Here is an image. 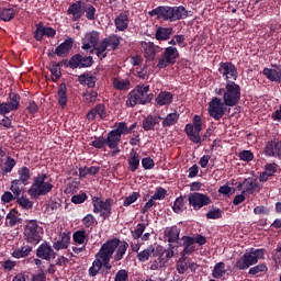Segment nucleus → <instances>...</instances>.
Here are the masks:
<instances>
[{
    "mask_svg": "<svg viewBox=\"0 0 281 281\" xmlns=\"http://www.w3.org/2000/svg\"><path fill=\"white\" fill-rule=\"evenodd\" d=\"M218 72L226 81L224 88H216L215 95L209 102L207 113L213 120H223L225 113H227V106H237L240 102V85L233 80H238V69L232 61H222L218 65Z\"/></svg>",
    "mask_w": 281,
    "mask_h": 281,
    "instance_id": "nucleus-1",
    "label": "nucleus"
},
{
    "mask_svg": "<svg viewBox=\"0 0 281 281\" xmlns=\"http://www.w3.org/2000/svg\"><path fill=\"white\" fill-rule=\"evenodd\" d=\"M128 250V243L125 240H120V238H112L106 240L98 251V258H101L102 267L108 271L113 269L111 265V258L114 262H120L126 256ZM114 254V257H113Z\"/></svg>",
    "mask_w": 281,
    "mask_h": 281,
    "instance_id": "nucleus-2",
    "label": "nucleus"
},
{
    "mask_svg": "<svg viewBox=\"0 0 281 281\" xmlns=\"http://www.w3.org/2000/svg\"><path fill=\"white\" fill-rule=\"evenodd\" d=\"M47 173H38L33 178L32 186L27 190V194L31 199L47 196V194L54 190V184L50 181H47Z\"/></svg>",
    "mask_w": 281,
    "mask_h": 281,
    "instance_id": "nucleus-3",
    "label": "nucleus"
},
{
    "mask_svg": "<svg viewBox=\"0 0 281 281\" xmlns=\"http://www.w3.org/2000/svg\"><path fill=\"white\" fill-rule=\"evenodd\" d=\"M45 234V231L43 229V226L38 223L36 220H29L25 222L24 225V240L29 245H33L36 247L41 240H43V235Z\"/></svg>",
    "mask_w": 281,
    "mask_h": 281,
    "instance_id": "nucleus-4",
    "label": "nucleus"
},
{
    "mask_svg": "<svg viewBox=\"0 0 281 281\" xmlns=\"http://www.w3.org/2000/svg\"><path fill=\"white\" fill-rule=\"evenodd\" d=\"M265 258V249L251 248L249 251H246L235 263L236 269L239 271H245L249 267L257 265L258 260Z\"/></svg>",
    "mask_w": 281,
    "mask_h": 281,
    "instance_id": "nucleus-5",
    "label": "nucleus"
},
{
    "mask_svg": "<svg viewBox=\"0 0 281 281\" xmlns=\"http://www.w3.org/2000/svg\"><path fill=\"white\" fill-rule=\"evenodd\" d=\"M93 213L100 214L101 218L106 221V218H111V214H113V199L108 198L103 199L102 196H93L92 198Z\"/></svg>",
    "mask_w": 281,
    "mask_h": 281,
    "instance_id": "nucleus-6",
    "label": "nucleus"
},
{
    "mask_svg": "<svg viewBox=\"0 0 281 281\" xmlns=\"http://www.w3.org/2000/svg\"><path fill=\"white\" fill-rule=\"evenodd\" d=\"M201 131H203V120L195 114L193 116V123H188L184 127V133L193 144H201Z\"/></svg>",
    "mask_w": 281,
    "mask_h": 281,
    "instance_id": "nucleus-7",
    "label": "nucleus"
},
{
    "mask_svg": "<svg viewBox=\"0 0 281 281\" xmlns=\"http://www.w3.org/2000/svg\"><path fill=\"white\" fill-rule=\"evenodd\" d=\"M150 91L149 85H138L127 94V100L125 102L126 106L131 109L137 106V104L144 105V93Z\"/></svg>",
    "mask_w": 281,
    "mask_h": 281,
    "instance_id": "nucleus-8",
    "label": "nucleus"
},
{
    "mask_svg": "<svg viewBox=\"0 0 281 281\" xmlns=\"http://www.w3.org/2000/svg\"><path fill=\"white\" fill-rule=\"evenodd\" d=\"M120 36L112 34L109 35L108 37L103 38L100 43L99 46L95 48V54L98 58L102 56V58H106V49L109 52H117V48L120 47ZM110 47V48H109Z\"/></svg>",
    "mask_w": 281,
    "mask_h": 281,
    "instance_id": "nucleus-9",
    "label": "nucleus"
},
{
    "mask_svg": "<svg viewBox=\"0 0 281 281\" xmlns=\"http://www.w3.org/2000/svg\"><path fill=\"white\" fill-rule=\"evenodd\" d=\"M179 60V49L175 46H168L161 54V57L158 58L157 68L166 69L170 65H175Z\"/></svg>",
    "mask_w": 281,
    "mask_h": 281,
    "instance_id": "nucleus-10",
    "label": "nucleus"
},
{
    "mask_svg": "<svg viewBox=\"0 0 281 281\" xmlns=\"http://www.w3.org/2000/svg\"><path fill=\"white\" fill-rule=\"evenodd\" d=\"M19 106H21V94L10 92L8 101L0 103V115H8L12 111H19Z\"/></svg>",
    "mask_w": 281,
    "mask_h": 281,
    "instance_id": "nucleus-11",
    "label": "nucleus"
},
{
    "mask_svg": "<svg viewBox=\"0 0 281 281\" xmlns=\"http://www.w3.org/2000/svg\"><path fill=\"white\" fill-rule=\"evenodd\" d=\"M188 201L190 207H193L194 212H199V210L212 203V199L209 198L207 194L199 192L189 193Z\"/></svg>",
    "mask_w": 281,
    "mask_h": 281,
    "instance_id": "nucleus-12",
    "label": "nucleus"
},
{
    "mask_svg": "<svg viewBox=\"0 0 281 281\" xmlns=\"http://www.w3.org/2000/svg\"><path fill=\"white\" fill-rule=\"evenodd\" d=\"M36 258L41 260H46V262H52L56 260V251L49 241H43L36 249Z\"/></svg>",
    "mask_w": 281,
    "mask_h": 281,
    "instance_id": "nucleus-13",
    "label": "nucleus"
},
{
    "mask_svg": "<svg viewBox=\"0 0 281 281\" xmlns=\"http://www.w3.org/2000/svg\"><path fill=\"white\" fill-rule=\"evenodd\" d=\"M260 182L256 178H247L244 183L237 186V190H241L243 194H256L260 192Z\"/></svg>",
    "mask_w": 281,
    "mask_h": 281,
    "instance_id": "nucleus-14",
    "label": "nucleus"
},
{
    "mask_svg": "<svg viewBox=\"0 0 281 281\" xmlns=\"http://www.w3.org/2000/svg\"><path fill=\"white\" fill-rule=\"evenodd\" d=\"M140 49L144 53V58L149 63H153L157 58V54L161 52V48L153 42H140Z\"/></svg>",
    "mask_w": 281,
    "mask_h": 281,
    "instance_id": "nucleus-15",
    "label": "nucleus"
},
{
    "mask_svg": "<svg viewBox=\"0 0 281 281\" xmlns=\"http://www.w3.org/2000/svg\"><path fill=\"white\" fill-rule=\"evenodd\" d=\"M81 43H82L81 48L86 50L93 48L95 52V49L100 47V45H98V43H100V33L97 31H91L87 33L82 38Z\"/></svg>",
    "mask_w": 281,
    "mask_h": 281,
    "instance_id": "nucleus-16",
    "label": "nucleus"
},
{
    "mask_svg": "<svg viewBox=\"0 0 281 281\" xmlns=\"http://www.w3.org/2000/svg\"><path fill=\"white\" fill-rule=\"evenodd\" d=\"M33 36L37 42L43 41L44 36H47V38H54V36H56V29L38 23L36 24V30L33 32Z\"/></svg>",
    "mask_w": 281,
    "mask_h": 281,
    "instance_id": "nucleus-17",
    "label": "nucleus"
},
{
    "mask_svg": "<svg viewBox=\"0 0 281 281\" xmlns=\"http://www.w3.org/2000/svg\"><path fill=\"white\" fill-rule=\"evenodd\" d=\"M150 16H157L161 21H169L172 23V7L160 5L148 12Z\"/></svg>",
    "mask_w": 281,
    "mask_h": 281,
    "instance_id": "nucleus-18",
    "label": "nucleus"
},
{
    "mask_svg": "<svg viewBox=\"0 0 281 281\" xmlns=\"http://www.w3.org/2000/svg\"><path fill=\"white\" fill-rule=\"evenodd\" d=\"M72 63L75 69H89V67H93V56H82V54L78 53L72 55Z\"/></svg>",
    "mask_w": 281,
    "mask_h": 281,
    "instance_id": "nucleus-19",
    "label": "nucleus"
},
{
    "mask_svg": "<svg viewBox=\"0 0 281 281\" xmlns=\"http://www.w3.org/2000/svg\"><path fill=\"white\" fill-rule=\"evenodd\" d=\"M265 154L267 157H279L281 159V138H274L266 144Z\"/></svg>",
    "mask_w": 281,
    "mask_h": 281,
    "instance_id": "nucleus-20",
    "label": "nucleus"
},
{
    "mask_svg": "<svg viewBox=\"0 0 281 281\" xmlns=\"http://www.w3.org/2000/svg\"><path fill=\"white\" fill-rule=\"evenodd\" d=\"M67 14L72 16V21L81 20L82 14H85V2L82 0H78L71 3L67 10Z\"/></svg>",
    "mask_w": 281,
    "mask_h": 281,
    "instance_id": "nucleus-21",
    "label": "nucleus"
},
{
    "mask_svg": "<svg viewBox=\"0 0 281 281\" xmlns=\"http://www.w3.org/2000/svg\"><path fill=\"white\" fill-rule=\"evenodd\" d=\"M181 247H183L181 252L182 258H186V256H192V254L196 251V246H194V237L184 235L181 237Z\"/></svg>",
    "mask_w": 281,
    "mask_h": 281,
    "instance_id": "nucleus-22",
    "label": "nucleus"
},
{
    "mask_svg": "<svg viewBox=\"0 0 281 281\" xmlns=\"http://www.w3.org/2000/svg\"><path fill=\"white\" fill-rule=\"evenodd\" d=\"M71 49H74V38L68 37L55 48V55L59 58H65Z\"/></svg>",
    "mask_w": 281,
    "mask_h": 281,
    "instance_id": "nucleus-23",
    "label": "nucleus"
},
{
    "mask_svg": "<svg viewBox=\"0 0 281 281\" xmlns=\"http://www.w3.org/2000/svg\"><path fill=\"white\" fill-rule=\"evenodd\" d=\"M95 115H99L100 120H105L106 117V105L104 103L97 104L93 109H91L86 117L89 122H93L95 120Z\"/></svg>",
    "mask_w": 281,
    "mask_h": 281,
    "instance_id": "nucleus-24",
    "label": "nucleus"
},
{
    "mask_svg": "<svg viewBox=\"0 0 281 281\" xmlns=\"http://www.w3.org/2000/svg\"><path fill=\"white\" fill-rule=\"evenodd\" d=\"M33 250L34 247L32 245L23 243L22 246L13 249L11 256L12 258H16L18 260H20V258H27V256H30Z\"/></svg>",
    "mask_w": 281,
    "mask_h": 281,
    "instance_id": "nucleus-25",
    "label": "nucleus"
},
{
    "mask_svg": "<svg viewBox=\"0 0 281 281\" xmlns=\"http://www.w3.org/2000/svg\"><path fill=\"white\" fill-rule=\"evenodd\" d=\"M161 120L162 117L160 115H147L146 119L143 121V130L146 132L155 131V127L159 126V122H161Z\"/></svg>",
    "mask_w": 281,
    "mask_h": 281,
    "instance_id": "nucleus-26",
    "label": "nucleus"
},
{
    "mask_svg": "<svg viewBox=\"0 0 281 281\" xmlns=\"http://www.w3.org/2000/svg\"><path fill=\"white\" fill-rule=\"evenodd\" d=\"M276 68H263L262 74L266 76L267 80L270 82H281V68L274 66Z\"/></svg>",
    "mask_w": 281,
    "mask_h": 281,
    "instance_id": "nucleus-27",
    "label": "nucleus"
},
{
    "mask_svg": "<svg viewBox=\"0 0 281 281\" xmlns=\"http://www.w3.org/2000/svg\"><path fill=\"white\" fill-rule=\"evenodd\" d=\"M79 85L88 87V89H94L98 77L91 75V72H83L78 77Z\"/></svg>",
    "mask_w": 281,
    "mask_h": 281,
    "instance_id": "nucleus-28",
    "label": "nucleus"
},
{
    "mask_svg": "<svg viewBox=\"0 0 281 281\" xmlns=\"http://www.w3.org/2000/svg\"><path fill=\"white\" fill-rule=\"evenodd\" d=\"M71 243V236L69 233H60L59 238L53 244V249L60 251V249H67Z\"/></svg>",
    "mask_w": 281,
    "mask_h": 281,
    "instance_id": "nucleus-29",
    "label": "nucleus"
},
{
    "mask_svg": "<svg viewBox=\"0 0 281 281\" xmlns=\"http://www.w3.org/2000/svg\"><path fill=\"white\" fill-rule=\"evenodd\" d=\"M175 100V94L168 91H160L156 97V104L158 106H168Z\"/></svg>",
    "mask_w": 281,
    "mask_h": 281,
    "instance_id": "nucleus-30",
    "label": "nucleus"
},
{
    "mask_svg": "<svg viewBox=\"0 0 281 281\" xmlns=\"http://www.w3.org/2000/svg\"><path fill=\"white\" fill-rule=\"evenodd\" d=\"M128 15L126 13H120L115 19H114V25L117 30V32H126L128 30Z\"/></svg>",
    "mask_w": 281,
    "mask_h": 281,
    "instance_id": "nucleus-31",
    "label": "nucleus"
},
{
    "mask_svg": "<svg viewBox=\"0 0 281 281\" xmlns=\"http://www.w3.org/2000/svg\"><path fill=\"white\" fill-rule=\"evenodd\" d=\"M181 234V228H178L177 225L167 227L165 229V236L168 243H179V236Z\"/></svg>",
    "mask_w": 281,
    "mask_h": 281,
    "instance_id": "nucleus-32",
    "label": "nucleus"
},
{
    "mask_svg": "<svg viewBox=\"0 0 281 281\" xmlns=\"http://www.w3.org/2000/svg\"><path fill=\"white\" fill-rule=\"evenodd\" d=\"M18 175H19V179H15L16 181L22 183V186L30 184V180L32 179V171H30V168H27L25 166L19 168Z\"/></svg>",
    "mask_w": 281,
    "mask_h": 281,
    "instance_id": "nucleus-33",
    "label": "nucleus"
},
{
    "mask_svg": "<svg viewBox=\"0 0 281 281\" xmlns=\"http://www.w3.org/2000/svg\"><path fill=\"white\" fill-rule=\"evenodd\" d=\"M127 164H128V170L131 172H136L138 170V168H139V154L135 149H131Z\"/></svg>",
    "mask_w": 281,
    "mask_h": 281,
    "instance_id": "nucleus-34",
    "label": "nucleus"
},
{
    "mask_svg": "<svg viewBox=\"0 0 281 281\" xmlns=\"http://www.w3.org/2000/svg\"><path fill=\"white\" fill-rule=\"evenodd\" d=\"M278 172V165L276 162L267 164L263 172L259 177V181H269V177H273Z\"/></svg>",
    "mask_w": 281,
    "mask_h": 281,
    "instance_id": "nucleus-35",
    "label": "nucleus"
},
{
    "mask_svg": "<svg viewBox=\"0 0 281 281\" xmlns=\"http://www.w3.org/2000/svg\"><path fill=\"white\" fill-rule=\"evenodd\" d=\"M172 23L175 21H181L188 19V10L183 5L171 7Z\"/></svg>",
    "mask_w": 281,
    "mask_h": 281,
    "instance_id": "nucleus-36",
    "label": "nucleus"
},
{
    "mask_svg": "<svg viewBox=\"0 0 281 281\" xmlns=\"http://www.w3.org/2000/svg\"><path fill=\"white\" fill-rule=\"evenodd\" d=\"M172 27L159 26L156 30L155 38L156 41H169L170 36H172Z\"/></svg>",
    "mask_w": 281,
    "mask_h": 281,
    "instance_id": "nucleus-37",
    "label": "nucleus"
},
{
    "mask_svg": "<svg viewBox=\"0 0 281 281\" xmlns=\"http://www.w3.org/2000/svg\"><path fill=\"white\" fill-rule=\"evenodd\" d=\"M180 114L179 112H171L166 115L162 120V128H170V126H175L179 122Z\"/></svg>",
    "mask_w": 281,
    "mask_h": 281,
    "instance_id": "nucleus-38",
    "label": "nucleus"
},
{
    "mask_svg": "<svg viewBox=\"0 0 281 281\" xmlns=\"http://www.w3.org/2000/svg\"><path fill=\"white\" fill-rule=\"evenodd\" d=\"M19 211L16 209H12L5 217V225L7 227H16L19 223H21V218L18 216Z\"/></svg>",
    "mask_w": 281,
    "mask_h": 281,
    "instance_id": "nucleus-39",
    "label": "nucleus"
},
{
    "mask_svg": "<svg viewBox=\"0 0 281 281\" xmlns=\"http://www.w3.org/2000/svg\"><path fill=\"white\" fill-rule=\"evenodd\" d=\"M120 142H122V136H119L113 130L108 133L105 138V144L108 148H115V146H120Z\"/></svg>",
    "mask_w": 281,
    "mask_h": 281,
    "instance_id": "nucleus-40",
    "label": "nucleus"
},
{
    "mask_svg": "<svg viewBox=\"0 0 281 281\" xmlns=\"http://www.w3.org/2000/svg\"><path fill=\"white\" fill-rule=\"evenodd\" d=\"M94 258L92 266L88 270L90 278H95L102 270V259L98 257V252L94 255Z\"/></svg>",
    "mask_w": 281,
    "mask_h": 281,
    "instance_id": "nucleus-41",
    "label": "nucleus"
},
{
    "mask_svg": "<svg viewBox=\"0 0 281 281\" xmlns=\"http://www.w3.org/2000/svg\"><path fill=\"white\" fill-rule=\"evenodd\" d=\"M16 16V11L14 8H2L0 9V21H3L4 23H10L12 19Z\"/></svg>",
    "mask_w": 281,
    "mask_h": 281,
    "instance_id": "nucleus-42",
    "label": "nucleus"
},
{
    "mask_svg": "<svg viewBox=\"0 0 281 281\" xmlns=\"http://www.w3.org/2000/svg\"><path fill=\"white\" fill-rule=\"evenodd\" d=\"M227 273V270L225 269V262L220 261L215 263L213 270H212V278L215 280H221Z\"/></svg>",
    "mask_w": 281,
    "mask_h": 281,
    "instance_id": "nucleus-43",
    "label": "nucleus"
},
{
    "mask_svg": "<svg viewBox=\"0 0 281 281\" xmlns=\"http://www.w3.org/2000/svg\"><path fill=\"white\" fill-rule=\"evenodd\" d=\"M16 166V160L12 158V156H8L4 165L1 167V175L5 177V175H10L12 170H14V167Z\"/></svg>",
    "mask_w": 281,
    "mask_h": 281,
    "instance_id": "nucleus-44",
    "label": "nucleus"
},
{
    "mask_svg": "<svg viewBox=\"0 0 281 281\" xmlns=\"http://www.w3.org/2000/svg\"><path fill=\"white\" fill-rule=\"evenodd\" d=\"M57 95H58V104L61 106V109H65L67 106V85L61 83L59 86Z\"/></svg>",
    "mask_w": 281,
    "mask_h": 281,
    "instance_id": "nucleus-45",
    "label": "nucleus"
},
{
    "mask_svg": "<svg viewBox=\"0 0 281 281\" xmlns=\"http://www.w3.org/2000/svg\"><path fill=\"white\" fill-rule=\"evenodd\" d=\"M186 210V198L183 195H180L177 198L172 205V211L175 214H183V211Z\"/></svg>",
    "mask_w": 281,
    "mask_h": 281,
    "instance_id": "nucleus-46",
    "label": "nucleus"
},
{
    "mask_svg": "<svg viewBox=\"0 0 281 281\" xmlns=\"http://www.w3.org/2000/svg\"><path fill=\"white\" fill-rule=\"evenodd\" d=\"M113 87L117 91H128V89L131 87V80H128V79L120 80L119 78H114Z\"/></svg>",
    "mask_w": 281,
    "mask_h": 281,
    "instance_id": "nucleus-47",
    "label": "nucleus"
},
{
    "mask_svg": "<svg viewBox=\"0 0 281 281\" xmlns=\"http://www.w3.org/2000/svg\"><path fill=\"white\" fill-rule=\"evenodd\" d=\"M16 203L20 205V207H22V210H32V207H34V202L27 199V195L18 198Z\"/></svg>",
    "mask_w": 281,
    "mask_h": 281,
    "instance_id": "nucleus-48",
    "label": "nucleus"
},
{
    "mask_svg": "<svg viewBox=\"0 0 281 281\" xmlns=\"http://www.w3.org/2000/svg\"><path fill=\"white\" fill-rule=\"evenodd\" d=\"M23 182H19V180L11 181V192H13L14 199L21 198V193L23 192Z\"/></svg>",
    "mask_w": 281,
    "mask_h": 281,
    "instance_id": "nucleus-49",
    "label": "nucleus"
},
{
    "mask_svg": "<svg viewBox=\"0 0 281 281\" xmlns=\"http://www.w3.org/2000/svg\"><path fill=\"white\" fill-rule=\"evenodd\" d=\"M267 271H269V268H267V265L259 263V265L250 268L248 273H249V276H260L262 273H267Z\"/></svg>",
    "mask_w": 281,
    "mask_h": 281,
    "instance_id": "nucleus-50",
    "label": "nucleus"
},
{
    "mask_svg": "<svg viewBox=\"0 0 281 281\" xmlns=\"http://www.w3.org/2000/svg\"><path fill=\"white\" fill-rule=\"evenodd\" d=\"M49 71L53 77V82H58L60 80V76H63V72L60 71V64L53 63V65L49 67Z\"/></svg>",
    "mask_w": 281,
    "mask_h": 281,
    "instance_id": "nucleus-51",
    "label": "nucleus"
},
{
    "mask_svg": "<svg viewBox=\"0 0 281 281\" xmlns=\"http://www.w3.org/2000/svg\"><path fill=\"white\" fill-rule=\"evenodd\" d=\"M74 243L77 245H85V240H87V231H77L72 235Z\"/></svg>",
    "mask_w": 281,
    "mask_h": 281,
    "instance_id": "nucleus-52",
    "label": "nucleus"
},
{
    "mask_svg": "<svg viewBox=\"0 0 281 281\" xmlns=\"http://www.w3.org/2000/svg\"><path fill=\"white\" fill-rule=\"evenodd\" d=\"M82 225L86 227V229H93V226L95 225V216L93 214H87L82 220Z\"/></svg>",
    "mask_w": 281,
    "mask_h": 281,
    "instance_id": "nucleus-53",
    "label": "nucleus"
},
{
    "mask_svg": "<svg viewBox=\"0 0 281 281\" xmlns=\"http://www.w3.org/2000/svg\"><path fill=\"white\" fill-rule=\"evenodd\" d=\"M82 97L86 104H93L95 100H98V92L93 90L86 91L83 92Z\"/></svg>",
    "mask_w": 281,
    "mask_h": 281,
    "instance_id": "nucleus-54",
    "label": "nucleus"
},
{
    "mask_svg": "<svg viewBox=\"0 0 281 281\" xmlns=\"http://www.w3.org/2000/svg\"><path fill=\"white\" fill-rule=\"evenodd\" d=\"M144 232H146V224H137L136 229L132 231V238H134V240H138V238L144 236Z\"/></svg>",
    "mask_w": 281,
    "mask_h": 281,
    "instance_id": "nucleus-55",
    "label": "nucleus"
},
{
    "mask_svg": "<svg viewBox=\"0 0 281 281\" xmlns=\"http://www.w3.org/2000/svg\"><path fill=\"white\" fill-rule=\"evenodd\" d=\"M116 135H128V124L126 122H120L116 124V128L112 130Z\"/></svg>",
    "mask_w": 281,
    "mask_h": 281,
    "instance_id": "nucleus-56",
    "label": "nucleus"
},
{
    "mask_svg": "<svg viewBox=\"0 0 281 281\" xmlns=\"http://www.w3.org/2000/svg\"><path fill=\"white\" fill-rule=\"evenodd\" d=\"M90 146L97 148L98 150H101V148L106 146V138H104L103 136H95L94 140L90 143Z\"/></svg>",
    "mask_w": 281,
    "mask_h": 281,
    "instance_id": "nucleus-57",
    "label": "nucleus"
},
{
    "mask_svg": "<svg viewBox=\"0 0 281 281\" xmlns=\"http://www.w3.org/2000/svg\"><path fill=\"white\" fill-rule=\"evenodd\" d=\"M139 196H142L139 192H133L131 195L125 196L123 201V206L128 207L130 205H133V203H135L137 199H139Z\"/></svg>",
    "mask_w": 281,
    "mask_h": 281,
    "instance_id": "nucleus-58",
    "label": "nucleus"
},
{
    "mask_svg": "<svg viewBox=\"0 0 281 281\" xmlns=\"http://www.w3.org/2000/svg\"><path fill=\"white\" fill-rule=\"evenodd\" d=\"M83 12H86V18L88 21H95V7L88 4L83 7Z\"/></svg>",
    "mask_w": 281,
    "mask_h": 281,
    "instance_id": "nucleus-59",
    "label": "nucleus"
},
{
    "mask_svg": "<svg viewBox=\"0 0 281 281\" xmlns=\"http://www.w3.org/2000/svg\"><path fill=\"white\" fill-rule=\"evenodd\" d=\"M166 194H168V191L161 187L157 188L154 195H151V199L154 201H164L166 199Z\"/></svg>",
    "mask_w": 281,
    "mask_h": 281,
    "instance_id": "nucleus-60",
    "label": "nucleus"
},
{
    "mask_svg": "<svg viewBox=\"0 0 281 281\" xmlns=\"http://www.w3.org/2000/svg\"><path fill=\"white\" fill-rule=\"evenodd\" d=\"M223 217V211H221V209H215L213 211H209L206 213V218L209 221H216L218 218H222Z\"/></svg>",
    "mask_w": 281,
    "mask_h": 281,
    "instance_id": "nucleus-61",
    "label": "nucleus"
},
{
    "mask_svg": "<svg viewBox=\"0 0 281 281\" xmlns=\"http://www.w3.org/2000/svg\"><path fill=\"white\" fill-rule=\"evenodd\" d=\"M154 251H155V248H149L138 252L137 258L139 262H146L148 258H150V255L154 254Z\"/></svg>",
    "mask_w": 281,
    "mask_h": 281,
    "instance_id": "nucleus-62",
    "label": "nucleus"
},
{
    "mask_svg": "<svg viewBox=\"0 0 281 281\" xmlns=\"http://www.w3.org/2000/svg\"><path fill=\"white\" fill-rule=\"evenodd\" d=\"M238 157L241 161H254V154L251 150H241Z\"/></svg>",
    "mask_w": 281,
    "mask_h": 281,
    "instance_id": "nucleus-63",
    "label": "nucleus"
},
{
    "mask_svg": "<svg viewBox=\"0 0 281 281\" xmlns=\"http://www.w3.org/2000/svg\"><path fill=\"white\" fill-rule=\"evenodd\" d=\"M114 281H128V271L121 269L116 272Z\"/></svg>",
    "mask_w": 281,
    "mask_h": 281,
    "instance_id": "nucleus-64",
    "label": "nucleus"
}]
</instances>
